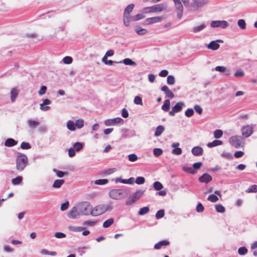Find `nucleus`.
Wrapping results in <instances>:
<instances>
[{
	"mask_svg": "<svg viewBox=\"0 0 257 257\" xmlns=\"http://www.w3.org/2000/svg\"><path fill=\"white\" fill-rule=\"evenodd\" d=\"M257 192V185H252L250 186L247 190H245V192L247 193H252V192Z\"/></svg>",
	"mask_w": 257,
	"mask_h": 257,
	"instance_id": "40",
	"label": "nucleus"
},
{
	"mask_svg": "<svg viewBox=\"0 0 257 257\" xmlns=\"http://www.w3.org/2000/svg\"><path fill=\"white\" fill-rule=\"evenodd\" d=\"M144 191L139 190L132 194L131 197L134 199L135 201L140 199V198L143 195Z\"/></svg>",
	"mask_w": 257,
	"mask_h": 257,
	"instance_id": "22",
	"label": "nucleus"
},
{
	"mask_svg": "<svg viewBox=\"0 0 257 257\" xmlns=\"http://www.w3.org/2000/svg\"><path fill=\"white\" fill-rule=\"evenodd\" d=\"M218 42L222 43L223 41L221 40L211 41L209 44L207 45V48L212 50H217L220 47V45Z\"/></svg>",
	"mask_w": 257,
	"mask_h": 257,
	"instance_id": "14",
	"label": "nucleus"
},
{
	"mask_svg": "<svg viewBox=\"0 0 257 257\" xmlns=\"http://www.w3.org/2000/svg\"><path fill=\"white\" fill-rule=\"evenodd\" d=\"M123 122V119L120 117H116L114 118L107 119L104 121V124L106 126L114 125L117 123H122Z\"/></svg>",
	"mask_w": 257,
	"mask_h": 257,
	"instance_id": "12",
	"label": "nucleus"
},
{
	"mask_svg": "<svg viewBox=\"0 0 257 257\" xmlns=\"http://www.w3.org/2000/svg\"><path fill=\"white\" fill-rule=\"evenodd\" d=\"M165 214V212L164 210H160L158 211L156 214V218L157 219H160L162 218Z\"/></svg>",
	"mask_w": 257,
	"mask_h": 257,
	"instance_id": "53",
	"label": "nucleus"
},
{
	"mask_svg": "<svg viewBox=\"0 0 257 257\" xmlns=\"http://www.w3.org/2000/svg\"><path fill=\"white\" fill-rule=\"evenodd\" d=\"M77 208L80 215H87L90 214L92 215V207L88 202H83L79 203L77 206Z\"/></svg>",
	"mask_w": 257,
	"mask_h": 257,
	"instance_id": "4",
	"label": "nucleus"
},
{
	"mask_svg": "<svg viewBox=\"0 0 257 257\" xmlns=\"http://www.w3.org/2000/svg\"><path fill=\"white\" fill-rule=\"evenodd\" d=\"M97 221H91V220H86L85 221L83 224L85 225H87L89 226H93L96 223Z\"/></svg>",
	"mask_w": 257,
	"mask_h": 257,
	"instance_id": "60",
	"label": "nucleus"
},
{
	"mask_svg": "<svg viewBox=\"0 0 257 257\" xmlns=\"http://www.w3.org/2000/svg\"><path fill=\"white\" fill-rule=\"evenodd\" d=\"M136 183L139 185L143 184L145 182V179L143 177H138L136 179Z\"/></svg>",
	"mask_w": 257,
	"mask_h": 257,
	"instance_id": "55",
	"label": "nucleus"
},
{
	"mask_svg": "<svg viewBox=\"0 0 257 257\" xmlns=\"http://www.w3.org/2000/svg\"><path fill=\"white\" fill-rule=\"evenodd\" d=\"M150 210L149 207H144L143 208H141L140 210L139 211L138 214L140 215H143L145 214H147Z\"/></svg>",
	"mask_w": 257,
	"mask_h": 257,
	"instance_id": "38",
	"label": "nucleus"
},
{
	"mask_svg": "<svg viewBox=\"0 0 257 257\" xmlns=\"http://www.w3.org/2000/svg\"><path fill=\"white\" fill-rule=\"evenodd\" d=\"M215 208L217 212L223 213L225 211V208L221 204H216Z\"/></svg>",
	"mask_w": 257,
	"mask_h": 257,
	"instance_id": "46",
	"label": "nucleus"
},
{
	"mask_svg": "<svg viewBox=\"0 0 257 257\" xmlns=\"http://www.w3.org/2000/svg\"><path fill=\"white\" fill-rule=\"evenodd\" d=\"M223 143L221 141L215 140L211 143H208L207 146L208 148H212L214 147L221 145Z\"/></svg>",
	"mask_w": 257,
	"mask_h": 257,
	"instance_id": "27",
	"label": "nucleus"
},
{
	"mask_svg": "<svg viewBox=\"0 0 257 257\" xmlns=\"http://www.w3.org/2000/svg\"><path fill=\"white\" fill-rule=\"evenodd\" d=\"M18 144V142L12 138L8 139L5 142V145L6 147H13Z\"/></svg>",
	"mask_w": 257,
	"mask_h": 257,
	"instance_id": "20",
	"label": "nucleus"
},
{
	"mask_svg": "<svg viewBox=\"0 0 257 257\" xmlns=\"http://www.w3.org/2000/svg\"><path fill=\"white\" fill-rule=\"evenodd\" d=\"M108 183V180L106 179H98L95 181L94 183L96 185H102Z\"/></svg>",
	"mask_w": 257,
	"mask_h": 257,
	"instance_id": "45",
	"label": "nucleus"
},
{
	"mask_svg": "<svg viewBox=\"0 0 257 257\" xmlns=\"http://www.w3.org/2000/svg\"><path fill=\"white\" fill-rule=\"evenodd\" d=\"M165 128L162 125H159L156 130V132H155V136L156 137H159L160 136L162 133L164 131Z\"/></svg>",
	"mask_w": 257,
	"mask_h": 257,
	"instance_id": "33",
	"label": "nucleus"
},
{
	"mask_svg": "<svg viewBox=\"0 0 257 257\" xmlns=\"http://www.w3.org/2000/svg\"><path fill=\"white\" fill-rule=\"evenodd\" d=\"M170 244V242L167 240H162L161 241L155 244L154 245V248L155 249H160L163 246H167Z\"/></svg>",
	"mask_w": 257,
	"mask_h": 257,
	"instance_id": "21",
	"label": "nucleus"
},
{
	"mask_svg": "<svg viewBox=\"0 0 257 257\" xmlns=\"http://www.w3.org/2000/svg\"><path fill=\"white\" fill-rule=\"evenodd\" d=\"M66 126L67 129L70 131H74L76 130L74 122L71 120H69L67 122Z\"/></svg>",
	"mask_w": 257,
	"mask_h": 257,
	"instance_id": "30",
	"label": "nucleus"
},
{
	"mask_svg": "<svg viewBox=\"0 0 257 257\" xmlns=\"http://www.w3.org/2000/svg\"><path fill=\"white\" fill-rule=\"evenodd\" d=\"M53 172H54L56 173L57 177H58L59 178H62V177H64L65 175L64 172H63L61 171L58 170L56 169H53Z\"/></svg>",
	"mask_w": 257,
	"mask_h": 257,
	"instance_id": "58",
	"label": "nucleus"
},
{
	"mask_svg": "<svg viewBox=\"0 0 257 257\" xmlns=\"http://www.w3.org/2000/svg\"><path fill=\"white\" fill-rule=\"evenodd\" d=\"M28 124L31 127H35L39 124V122L36 120H29Z\"/></svg>",
	"mask_w": 257,
	"mask_h": 257,
	"instance_id": "52",
	"label": "nucleus"
},
{
	"mask_svg": "<svg viewBox=\"0 0 257 257\" xmlns=\"http://www.w3.org/2000/svg\"><path fill=\"white\" fill-rule=\"evenodd\" d=\"M75 125L77 128H81L84 126V120L82 119H78L76 120Z\"/></svg>",
	"mask_w": 257,
	"mask_h": 257,
	"instance_id": "39",
	"label": "nucleus"
},
{
	"mask_svg": "<svg viewBox=\"0 0 257 257\" xmlns=\"http://www.w3.org/2000/svg\"><path fill=\"white\" fill-rule=\"evenodd\" d=\"M223 132L221 130H216L214 132V137L216 139H219L222 137Z\"/></svg>",
	"mask_w": 257,
	"mask_h": 257,
	"instance_id": "43",
	"label": "nucleus"
},
{
	"mask_svg": "<svg viewBox=\"0 0 257 257\" xmlns=\"http://www.w3.org/2000/svg\"><path fill=\"white\" fill-rule=\"evenodd\" d=\"M80 214L77 207H72L68 212L67 216L70 218L76 219L79 218Z\"/></svg>",
	"mask_w": 257,
	"mask_h": 257,
	"instance_id": "11",
	"label": "nucleus"
},
{
	"mask_svg": "<svg viewBox=\"0 0 257 257\" xmlns=\"http://www.w3.org/2000/svg\"><path fill=\"white\" fill-rule=\"evenodd\" d=\"M22 181V177L21 176H18L14 179H13L12 181V183L14 185H19Z\"/></svg>",
	"mask_w": 257,
	"mask_h": 257,
	"instance_id": "50",
	"label": "nucleus"
},
{
	"mask_svg": "<svg viewBox=\"0 0 257 257\" xmlns=\"http://www.w3.org/2000/svg\"><path fill=\"white\" fill-rule=\"evenodd\" d=\"M135 31L138 35H145L147 32V30L142 28L141 27L138 26L135 27Z\"/></svg>",
	"mask_w": 257,
	"mask_h": 257,
	"instance_id": "31",
	"label": "nucleus"
},
{
	"mask_svg": "<svg viewBox=\"0 0 257 257\" xmlns=\"http://www.w3.org/2000/svg\"><path fill=\"white\" fill-rule=\"evenodd\" d=\"M192 154L195 156H201L203 154V149L200 147H193L191 150Z\"/></svg>",
	"mask_w": 257,
	"mask_h": 257,
	"instance_id": "18",
	"label": "nucleus"
},
{
	"mask_svg": "<svg viewBox=\"0 0 257 257\" xmlns=\"http://www.w3.org/2000/svg\"><path fill=\"white\" fill-rule=\"evenodd\" d=\"M113 54H114L113 50H108L106 52L105 55L103 56V57L102 59H103V60L107 59L108 57L112 56V55H113Z\"/></svg>",
	"mask_w": 257,
	"mask_h": 257,
	"instance_id": "56",
	"label": "nucleus"
},
{
	"mask_svg": "<svg viewBox=\"0 0 257 257\" xmlns=\"http://www.w3.org/2000/svg\"><path fill=\"white\" fill-rule=\"evenodd\" d=\"M163 154V151L160 148H155L153 150V154L156 157H159Z\"/></svg>",
	"mask_w": 257,
	"mask_h": 257,
	"instance_id": "49",
	"label": "nucleus"
},
{
	"mask_svg": "<svg viewBox=\"0 0 257 257\" xmlns=\"http://www.w3.org/2000/svg\"><path fill=\"white\" fill-rule=\"evenodd\" d=\"M167 8V5L164 4L156 5L149 7H146L143 9L144 13H159L161 12Z\"/></svg>",
	"mask_w": 257,
	"mask_h": 257,
	"instance_id": "5",
	"label": "nucleus"
},
{
	"mask_svg": "<svg viewBox=\"0 0 257 257\" xmlns=\"http://www.w3.org/2000/svg\"><path fill=\"white\" fill-rule=\"evenodd\" d=\"M209 0H191L189 6V11L196 12L207 5Z\"/></svg>",
	"mask_w": 257,
	"mask_h": 257,
	"instance_id": "2",
	"label": "nucleus"
},
{
	"mask_svg": "<svg viewBox=\"0 0 257 257\" xmlns=\"http://www.w3.org/2000/svg\"><path fill=\"white\" fill-rule=\"evenodd\" d=\"M241 135L245 138H247L250 137L253 132V128L252 124H246L244 125L241 129Z\"/></svg>",
	"mask_w": 257,
	"mask_h": 257,
	"instance_id": "7",
	"label": "nucleus"
},
{
	"mask_svg": "<svg viewBox=\"0 0 257 257\" xmlns=\"http://www.w3.org/2000/svg\"><path fill=\"white\" fill-rule=\"evenodd\" d=\"M207 199L211 202H216L218 200V198L215 194H211L208 196Z\"/></svg>",
	"mask_w": 257,
	"mask_h": 257,
	"instance_id": "44",
	"label": "nucleus"
},
{
	"mask_svg": "<svg viewBox=\"0 0 257 257\" xmlns=\"http://www.w3.org/2000/svg\"><path fill=\"white\" fill-rule=\"evenodd\" d=\"M16 162L17 170L19 171H22L28 165V157L24 154L18 153Z\"/></svg>",
	"mask_w": 257,
	"mask_h": 257,
	"instance_id": "1",
	"label": "nucleus"
},
{
	"mask_svg": "<svg viewBox=\"0 0 257 257\" xmlns=\"http://www.w3.org/2000/svg\"><path fill=\"white\" fill-rule=\"evenodd\" d=\"M65 181L64 179H58L56 180L52 185L54 188H59L64 183Z\"/></svg>",
	"mask_w": 257,
	"mask_h": 257,
	"instance_id": "24",
	"label": "nucleus"
},
{
	"mask_svg": "<svg viewBox=\"0 0 257 257\" xmlns=\"http://www.w3.org/2000/svg\"><path fill=\"white\" fill-rule=\"evenodd\" d=\"M238 27L242 30H244L246 28V23L244 20L240 19L237 22Z\"/></svg>",
	"mask_w": 257,
	"mask_h": 257,
	"instance_id": "41",
	"label": "nucleus"
},
{
	"mask_svg": "<svg viewBox=\"0 0 257 257\" xmlns=\"http://www.w3.org/2000/svg\"><path fill=\"white\" fill-rule=\"evenodd\" d=\"M177 12V18L180 19L183 13V7L180 0H173Z\"/></svg>",
	"mask_w": 257,
	"mask_h": 257,
	"instance_id": "9",
	"label": "nucleus"
},
{
	"mask_svg": "<svg viewBox=\"0 0 257 257\" xmlns=\"http://www.w3.org/2000/svg\"><path fill=\"white\" fill-rule=\"evenodd\" d=\"M164 19L162 16H157L152 18H147L145 20V24L146 25H151L154 23L162 22Z\"/></svg>",
	"mask_w": 257,
	"mask_h": 257,
	"instance_id": "13",
	"label": "nucleus"
},
{
	"mask_svg": "<svg viewBox=\"0 0 257 257\" xmlns=\"http://www.w3.org/2000/svg\"><path fill=\"white\" fill-rule=\"evenodd\" d=\"M112 209V204L111 203L106 204H100L92 208V215L97 216L100 215L108 210Z\"/></svg>",
	"mask_w": 257,
	"mask_h": 257,
	"instance_id": "6",
	"label": "nucleus"
},
{
	"mask_svg": "<svg viewBox=\"0 0 257 257\" xmlns=\"http://www.w3.org/2000/svg\"><path fill=\"white\" fill-rule=\"evenodd\" d=\"M170 105V101L169 99H167L165 101L164 104L162 106V109L165 111H167L169 110Z\"/></svg>",
	"mask_w": 257,
	"mask_h": 257,
	"instance_id": "37",
	"label": "nucleus"
},
{
	"mask_svg": "<svg viewBox=\"0 0 257 257\" xmlns=\"http://www.w3.org/2000/svg\"><path fill=\"white\" fill-rule=\"evenodd\" d=\"M18 95V91L16 88H13L11 91V99L12 102H15Z\"/></svg>",
	"mask_w": 257,
	"mask_h": 257,
	"instance_id": "23",
	"label": "nucleus"
},
{
	"mask_svg": "<svg viewBox=\"0 0 257 257\" xmlns=\"http://www.w3.org/2000/svg\"><path fill=\"white\" fill-rule=\"evenodd\" d=\"M179 145V143H174L172 144L171 147L174 148L172 151V154L176 155H180L182 154V149L178 147Z\"/></svg>",
	"mask_w": 257,
	"mask_h": 257,
	"instance_id": "17",
	"label": "nucleus"
},
{
	"mask_svg": "<svg viewBox=\"0 0 257 257\" xmlns=\"http://www.w3.org/2000/svg\"><path fill=\"white\" fill-rule=\"evenodd\" d=\"M145 16L144 15H143L142 14H139L133 18V20L135 21H138V20L144 19L145 18Z\"/></svg>",
	"mask_w": 257,
	"mask_h": 257,
	"instance_id": "62",
	"label": "nucleus"
},
{
	"mask_svg": "<svg viewBox=\"0 0 257 257\" xmlns=\"http://www.w3.org/2000/svg\"><path fill=\"white\" fill-rule=\"evenodd\" d=\"M85 229L84 227L81 226H68V229L73 232H80L84 230Z\"/></svg>",
	"mask_w": 257,
	"mask_h": 257,
	"instance_id": "29",
	"label": "nucleus"
},
{
	"mask_svg": "<svg viewBox=\"0 0 257 257\" xmlns=\"http://www.w3.org/2000/svg\"><path fill=\"white\" fill-rule=\"evenodd\" d=\"M167 82L169 85H173L175 82V79L173 75H169L167 77Z\"/></svg>",
	"mask_w": 257,
	"mask_h": 257,
	"instance_id": "48",
	"label": "nucleus"
},
{
	"mask_svg": "<svg viewBox=\"0 0 257 257\" xmlns=\"http://www.w3.org/2000/svg\"><path fill=\"white\" fill-rule=\"evenodd\" d=\"M212 179V177L209 174L204 173L199 178L198 181L201 183L207 184L210 182Z\"/></svg>",
	"mask_w": 257,
	"mask_h": 257,
	"instance_id": "15",
	"label": "nucleus"
},
{
	"mask_svg": "<svg viewBox=\"0 0 257 257\" xmlns=\"http://www.w3.org/2000/svg\"><path fill=\"white\" fill-rule=\"evenodd\" d=\"M184 103L183 102H178L175 105L172 107L173 109L176 112H179L182 110V107L184 106Z\"/></svg>",
	"mask_w": 257,
	"mask_h": 257,
	"instance_id": "26",
	"label": "nucleus"
},
{
	"mask_svg": "<svg viewBox=\"0 0 257 257\" xmlns=\"http://www.w3.org/2000/svg\"><path fill=\"white\" fill-rule=\"evenodd\" d=\"M119 63H123L126 65H136L137 64L135 61H133L132 59L130 58H125L122 61L119 62Z\"/></svg>",
	"mask_w": 257,
	"mask_h": 257,
	"instance_id": "25",
	"label": "nucleus"
},
{
	"mask_svg": "<svg viewBox=\"0 0 257 257\" xmlns=\"http://www.w3.org/2000/svg\"><path fill=\"white\" fill-rule=\"evenodd\" d=\"M109 197L115 200L121 199L127 195V191L126 189H112L109 193Z\"/></svg>",
	"mask_w": 257,
	"mask_h": 257,
	"instance_id": "3",
	"label": "nucleus"
},
{
	"mask_svg": "<svg viewBox=\"0 0 257 257\" xmlns=\"http://www.w3.org/2000/svg\"><path fill=\"white\" fill-rule=\"evenodd\" d=\"M215 70L217 71L223 73L226 71V68L224 66H217L215 68Z\"/></svg>",
	"mask_w": 257,
	"mask_h": 257,
	"instance_id": "63",
	"label": "nucleus"
},
{
	"mask_svg": "<svg viewBox=\"0 0 257 257\" xmlns=\"http://www.w3.org/2000/svg\"><path fill=\"white\" fill-rule=\"evenodd\" d=\"M114 222V219L112 218H110L105 220L103 223V227L104 228H107L111 225Z\"/></svg>",
	"mask_w": 257,
	"mask_h": 257,
	"instance_id": "35",
	"label": "nucleus"
},
{
	"mask_svg": "<svg viewBox=\"0 0 257 257\" xmlns=\"http://www.w3.org/2000/svg\"><path fill=\"white\" fill-rule=\"evenodd\" d=\"M194 110L193 109L188 108L186 110V111L185 112V114L187 117H190L194 114Z\"/></svg>",
	"mask_w": 257,
	"mask_h": 257,
	"instance_id": "57",
	"label": "nucleus"
},
{
	"mask_svg": "<svg viewBox=\"0 0 257 257\" xmlns=\"http://www.w3.org/2000/svg\"><path fill=\"white\" fill-rule=\"evenodd\" d=\"M229 143L231 146L237 149L241 147V137L239 136H234L230 138Z\"/></svg>",
	"mask_w": 257,
	"mask_h": 257,
	"instance_id": "8",
	"label": "nucleus"
},
{
	"mask_svg": "<svg viewBox=\"0 0 257 257\" xmlns=\"http://www.w3.org/2000/svg\"><path fill=\"white\" fill-rule=\"evenodd\" d=\"M134 103L137 105H143V101L142 98L139 96H136L134 98Z\"/></svg>",
	"mask_w": 257,
	"mask_h": 257,
	"instance_id": "51",
	"label": "nucleus"
},
{
	"mask_svg": "<svg viewBox=\"0 0 257 257\" xmlns=\"http://www.w3.org/2000/svg\"><path fill=\"white\" fill-rule=\"evenodd\" d=\"M247 252V249L245 247H240L238 249V252L240 255H244Z\"/></svg>",
	"mask_w": 257,
	"mask_h": 257,
	"instance_id": "59",
	"label": "nucleus"
},
{
	"mask_svg": "<svg viewBox=\"0 0 257 257\" xmlns=\"http://www.w3.org/2000/svg\"><path fill=\"white\" fill-rule=\"evenodd\" d=\"M153 187L156 190H161L163 188V185L158 181H156L153 184Z\"/></svg>",
	"mask_w": 257,
	"mask_h": 257,
	"instance_id": "42",
	"label": "nucleus"
},
{
	"mask_svg": "<svg viewBox=\"0 0 257 257\" xmlns=\"http://www.w3.org/2000/svg\"><path fill=\"white\" fill-rule=\"evenodd\" d=\"M72 58L70 56H66L63 59V61L65 64H69L72 62Z\"/></svg>",
	"mask_w": 257,
	"mask_h": 257,
	"instance_id": "61",
	"label": "nucleus"
},
{
	"mask_svg": "<svg viewBox=\"0 0 257 257\" xmlns=\"http://www.w3.org/2000/svg\"><path fill=\"white\" fill-rule=\"evenodd\" d=\"M73 146L74 149L76 151L78 152L82 149V148L83 147V144L82 143L77 142V143H74L73 144Z\"/></svg>",
	"mask_w": 257,
	"mask_h": 257,
	"instance_id": "36",
	"label": "nucleus"
},
{
	"mask_svg": "<svg viewBox=\"0 0 257 257\" xmlns=\"http://www.w3.org/2000/svg\"><path fill=\"white\" fill-rule=\"evenodd\" d=\"M228 23L226 21H213L211 23L210 26L212 28L221 27L225 29L228 26Z\"/></svg>",
	"mask_w": 257,
	"mask_h": 257,
	"instance_id": "10",
	"label": "nucleus"
},
{
	"mask_svg": "<svg viewBox=\"0 0 257 257\" xmlns=\"http://www.w3.org/2000/svg\"><path fill=\"white\" fill-rule=\"evenodd\" d=\"M161 89L166 93L167 97L170 98H173L174 97L173 93L169 89L168 86H163L161 87Z\"/></svg>",
	"mask_w": 257,
	"mask_h": 257,
	"instance_id": "19",
	"label": "nucleus"
},
{
	"mask_svg": "<svg viewBox=\"0 0 257 257\" xmlns=\"http://www.w3.org/2000/svg\"><path fill=\"white\" fill-rule=\"evenodd\" d=\"M128 159L130 162H136L138 159V157L135 154H132L128 156Z\"/></svg>",
	"mask_w": 257,
	"mask_h": 257,
	"instance_id": "47",
	"label": "nucleus"
},
{
	"mask_svg": "<svg viewBox=\"0 0 257 257\" xmlns=\"http://www.w3.org/2000/svg\"><path fill=\"white\" fill-rule=\"evenodd\" d=\"M244 72L241 70H238L234 73V76L237 78L242 77L244 76Z\"/></svg>",
	"mask_w": 257,
	"mask_h": 257,
	"instance_id": "64",
	"label": "nucleus"
},
{
	"mask_svg": "<svg viewBox=\"0 0 257 257\" xmlns=\"http://www.w3.org/2000/svg\"><path fill=\"white\" fill-rule=\"evenodd\" d=\"M51 103V101L47 99H44L43 100V103L40 104V108L41 110L44 111H46L50 109V107L49 106H45V105H49Z\"/></svg>",
	"mask_w": 257,
	"mask_h": 257,
	"instance_id": "16",
	"label": "nucleus"
},
{
	"mask_svg": "<svg viewBox=\"0 0 257 257\" xmlns=\"http://www.w3.org/2000/svg\"><path fill=\"white\" fill-rule=\"evenodd\" d=\"M134 8V5L133 4H130L128 5L124 10V16H129L130 13H131Z\"/></svg>",
	"mask_w": 257,
	"mask_h": 257,
	"instance_id": "32",
	"label": "nucleus"
},
{
	"mask_svg": "<svg viewBox=\"0 0 257 257\" xmlns=\"http://www.w3.org/2000/svg\"><path fill=\"white\" fill-rule=\"evenodd\" d=\"M21 148L22 149L28 150L31 148L30 144L27 142H22L21 145Z\"/></svg>",
	"mask_w": 257,
	"mask_h": 257,
	"instance_id": "54",
	"label": "nucleus"
},
{
	"mask_svg": "<svg viewBox=\"0 0 257 257\" xmlns=\"http://www.w3.org/2000/svg\"><path fill=\"white\" fill-rule=\"evenodd\" d=\"M182 169L185 172L191 174H195L196 173V171H195L192 167L188 166V165H184L182 167Z\"/></svg>",
	"mask_w": 257,
	"mask_h": 257,
	"instance_id": "28",
	"label": "nucleus"
},
{
	"mask_svg": "<svg viewBox=\"0 0 257 257\" xmlns=\"http://www.w3.org/2000/svg\"><path fill=\"white\" fill-rule=\"evenodd\" d=\"M206 26L205 24H202L200 26L194 27L193 28L192 31L195 33H198L203 30L206 27Z\"/></svg>",
	"mask_w": 257,
	"mask_h": 257,
	"instance_id": "34",
	"label": "nucleus"
}]
</instances>
